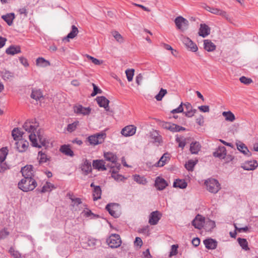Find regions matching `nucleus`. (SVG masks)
Wrapping results in <instances>:
<instances>
[{
    "instance_id": "864d4df0",
    "label": "nucleus",
    "mask_w": 258,
    "mask_h": 258,
    "mask_svg": "<svg viewBox=\"0 0 258 258\" xmlns=\"http://www.w3.org/2000/svg\"><path fill=\"white\" fill-rule=\"evenodd\" d=\"M7 148H3L0 150V162H4L7 155Z\"/></svg>"
},
{
    "instance_id": "1a4fd4ad",
    "label": "nucleus",
    "mask_w": 258,
    "mask_h": 258,
    "mask_svg": "<svg viewBox=\"0 0 258 258\" xmlns=\"http://www.w3.org/2000/svg\"><path fill=\"white\" fill-rule=\"evenodd\" d=\"M33 168V166L31 165H27L21 168V172L24 178H33L34 172Z\"/></svg>"
},
{
    "instance_id": "20e7f679",
    "label": "nucleus",
    "mask_w": 258,
    "mask_h": 258,
    "mask_svg": "<svg viewBox=\"0 0 258 258\" xmlns=\"http://www.w3.org/2000/svg\"><path fill=\"white\" fill-rule=\"evenodd\" d=\"M106 136L105 133L101 132L89 136L88 138V141L91 145L95 146L103 143Z\"/></svg>"
},
{
    "instance_id": "6ab92c4d",
    "label": "nucleus",
    "mask_w": 258,
    "mask_h": 258,
    "mask_svg": "<svg viewBox=\"0 0 258 258\" xmlns=\"http://www.w3.org/2000/svg\"><path fill=\"white\" fill-rule=\"evenodd\" d=\"M167 185L168 184L167 182L163 178L159 176L156 178L155 182V186L158 190H162L164 189Z\"/></svg>"
},
{
    "instance_id": "f03ea898",
    "label": "nucleus",
    "mask_w": 258,
    "mask_h": 258,
    "mask_svg": "<svg viewBox=\"0 0 258 258\" xmlns=\"http://www.w3.org/2000/svg\"><path fill=\"white\" fill-rule=\"evenodd\" d=\"M18 187L24 192L33 190L37 185L34 178H24L18 183Z\"/></svg>"
},
{
    "instance_id": "0e129e2a",
    "label": "nucleus",
    "mask_w": 258,
    "mask_h": 258,
    "mask_svg": "<svg viewBox=\"0 0 258 258\" xmlns=\"http://www.w3.org/2000/svg\"><path fill=\"white\" fill-rule=\"evenodd\" d=\"M239 80L242 83H243L246 85L249 84L252 82L251 79L247 78L244 76L240 77Z\"/></svg>"
},
{
    "instance_id": "69168bd1",
    "label": "nucleus",
    "mask_w": 258,
    "mask_h": 258,
    "mask_svg": "<svg viewBox=\"0 0 258 258\" xmlns=\"http://www.w3.org/2000/svg\"><path fill=\"white\" fill-rule=\"evenodd\" d=\"M9 235V232L7 229H4L0 231V239H4Z\"/></svg>"
},
{
    "instance_id": "f257e3e1",
    "label": "nucleus",
    "mask_w": 258,
    "mask_h": 258,
    "mask_svg": "<svg viewBox=\"0 0 258 258\" xmlns=\"http://www.w3.org/2000/svg\"><path fill=\"white\" fill-rule=\"evenodd\" d=\"M36 133L37 135L31 134L29 136V140L33 146L38 148L45 147L46 148L48 146V142L46 141L45 138L41 134L39 131Z\"/></svg>"
},
{
    "instance_id": "f8f14e48",
    "label": "nucleus",
    "mask_w": 258,
    "mask_h": 258,
    "mask_svg": "<svg viewBox=\"0 0 258 258\" xmlns=\"http://www.w3.org/2000/svg\"><path fill=\"white\" fill-rule=\"evenodd\" d=\"M33 121L30 120H27L23 125V128L28 133L30 134H35L36 133V129L38 125H33Z\"/></svg>"
},
{
    "instance_id": "7c9ffc66",
    "label": "nucleus",
    "mask_w": 258,
    "mask_h": 258,
    "mask_svg": "<svg viewBox=\"0 0 258 258\" xmlns=\"http://www.w3.org/2000/svg\"><path fill=\"white\" fill-rule=\"evenodd\" d=\"M15 18V15L13 13H8L2 16V18L7 23L9 26L12 25L13 23V20H14Z\"/></svg>"
},
{
    "instance_id": "72a5a7b5",
    "label": "nucleus",
    "mask_w": 258,
    "mask_h": 258,
    "mask_svg": "<svg viewBox=\"0 0 258 258\" xmlns=\"http://www.w3.org/2000/svg\"><path fill=\"white\" fill-rule=\"evenodd\" d=\"M201 145L198 142H194L190 144V151L191 154H197L198 153L201 149Z\"/></svg>"
},
{
    "instance_id": "4468645a",
    "label": "nucleus",
    "mask_w": 258,
    "mask_h": 258,
    "mask_svg": "<svg viewBox=\"0 0 258 258\" xmlns=\"http://www.w3.org/2000/svg\"><path fill=\"white\" fill-rule=\"evenodd\" d=\"M161 217V214L158 211L152 212L149 215V223L151 225H156Z\"/></svg>"
},
{
    "instance_id": "412c9836",
    "label": "nucleus",
    "mask_w": 258,
    "mask_h": 258,
    "mask_svg": "<svg viewBox=\"0 0 258 258\" xmlns=\"http://www.w3.org/2000/svg\"><path fill=\"white\" fill-rule=\"evenodd\" d=\"M81 168L84 175H88L92 171L91 162L87 159H85L83 163L82 164Z\"/></svg>"
},
{
    "instance_id": "2f4dec72",
    "label": "nucleus",
    "mask_w": 258,
    "mask_h": 258,
    "mask_svg": "<svg viewBox=\"0 0 258 258\" xmlns=\"http://www.w3.org/2000/svg\"><path fill=\"white\" fill-rule=\"evenodd\" d=\"M204 47L207 51H213L216 49V45L210 40H204Z\"/></svg>"
},
{
    "instance_id": "6e6552de",
    "label": "nucleus",
    "mask_w": 258,
    "mask_h": 258,
    "mask_svg": "<svg viewBox=\"0 0 258 258\" xmlns=\"http://www.w3.org/2000/svg\"><path fill=\"white\" fill-rule=\"evenodd\" d=\"M174 22L177 28L182 31L186 30L188 28V21L182 16L176 17Z\"/></svg>"
},
{
    "instance_id": "3c124183",
    "label": "nucleus",
    "mask_w": 258,
    "mask_h": 258,
    "mask_svg": "<svg viewBox=\"0 0 258 258\" xmlns=\"http://www.w3.org/2000/svg\"><path fill=\"white\" fill-rule=\"evenodd\" d=\"M134 179L137 183L142 184H145L147 183L146 179L142 176L139 175H135L134 176Z\"/></svg>"
},
{
    "instance_id": "393cba45",
    "label": "nucleus",
    "mask_w": 258,
    "mask_h": 258,
    "mask_svg": "<svg viewBox=\"0 0 258 258\" xmlns=\"http://www.w3.org/2000/svg\"><path fill=\"white\" fill-rule=\"evenodd\" d=\"M205 247L208 249H215L217 246V242L212 238L206 239L204 240Z\"/></svg>"
},
{
    "instance_id": "5701e85b",
    "label": "nucleus",
    "mask_w": 258,
    "mask_h": 258,
    "mask_svg": "<svg viewBox=\"0 0 258 258\" xmlns=\"http://www.w3.org/2000/svg\"><path fill=\"white\" fill-rule=\"evenodd\" d=\"M258 166V163L256 160L248 161L245 162L242 167L246 170H254Z\"/></svg>"
},
{
    "instance_id": "8fccbe9b",
    "label": "nucleus",
    "mask_w": 258,
    "mask_h": 258,
    "mask_svg": "<svg viewBox=\"0 0 258 258\" xmlns=\"http://www.w3.org/2000/svg\"><path fill=\"white\" fill-rule=\"evenodd\" d=\"M151 138L154 139V142L160 143L161 141V137L159 135L158 133L156 131H154L151 133Z\"/></svg>"
},
{
    "instance_id": "aec40b11",
    "label": "nucleus",
    "mask_w": 258,
    "mask_h": 258,
    "mask_svg": "<svg viewBox=\"0 0 258 258\" xmlns=\"http://www.w3.org/2000/svg\"><path fill=\"white\" fill-rule=\"evenodd\" d=\"M98 242V240L95 238H88L87 242H83L82 246L85 248L94 249Z\"/></svg>"
},
{
    "instance_id": "603ef678",
    "label": "nucleus",
    "mask_w": 258,
    "mask_h": 258,
    "mask_svg": "<svg viewBox=\"0 0 258 258\" xmlns=\"http://www.w3.org/2000/svg\"><path fill=\"white\" fill-rule=\"evenodd\" d=\"M215 223L212 220L207 221L205 225V228L206 230L210 231L213 229L215 227Z\"/></svg>"
},
{
    "instance_id": "c9c22d12",
    "label": "nucleus",
    "mask_w": 258,
    "mask_h": 258,
    "mask_svg": "<svg viewBox=\"0 0 258 258\" xmlns=\"http://www.w3.org/2000/svg\"><path fill=\"white\" fill-rule=\"evenodd\" d=\"M31 97L37 101L43 98V96L40 89H33L31 94Z\"/></svg>"
},
{
    "instance_id": "473e14b6",
    "label": "nucleus",
    "mask_w": 258,
    "mask_h": 258,
    "mask_svg": "<svg viewBox=\"0 0 258 258\" xmlns=\"http://www.w3.org/2000/svg\"><path fill=\"white\" fill-rule=\"evenodd\" d=\"M237 149L242 153L244 155L250 157L251 156V152L248 150L247 147L244 144L240 143V144H237Z\"/></svg>"
},
{
    "instance_id": "e433bc0d",
    "label": "nucleus",
    "mask_w": 258,
    "mask_h": 258,
    "mask_svg": "<svg viewBox=\"0 0 258 258\" xmlns=\"http://www.w3.org/2000/svg\"><path fill=\"white\" fill-rule=\"evenodd\" d=\"M23 133L21 132L18 128H14L12 132V136L15 141L22 139Z\"/></svg>"
},
{
    "instance_id": "49530a36",
    "label": "nucleus",
    "mask_w": 258,
    "mask_h": 258,
    "mask_svg": "<svg viewBox=\"0 0 258 258\" xmlns=\"http://www.w3.org/2000/svg\"><path fill=\"white\" fill-rule=\"evenodd\" d=\"M111 34L115 39L119 43H121L123 42L124 39L123 37L117 31H113Z\"/></svg>"
},
{
    "instance_id": "b1692460",
    "label": "nucleus",
    "mask_w": 258,
    "mask_h": 258,
    "mask_svg": "<svg viewBox=\"0 0 258 258\" xmlns=\"http://www.w3.org/2000/svg\"><path fill=\"white\" fill-rule=\"evenodd\" d=\"M214 156L220 159H224L226 157V149L224 146H219L217 150L213 153Z\"/></svg>"
},
{
    "instance_id": "79ce46f5",
    "label": "nucleus",
    "mask_w": 258,
    "mask_h": 258,
    "mask_svg": "<svg viewBox=\"0 0 258 258\" xmlns=\"http://www.w3.org/2000/svg\"><path fill=\"white\" fill-rule=\"evenodd\" d=\"M38 158L39 159L40 164L45 163L47 161L49 160V158L47 157L46 154L42 151L38 152Z\"/></svg>"
},
{
    "instance_id": "423d86ee",
    "label": "nucleus",
    "mask_w": 258,
    "mask_h": 258,
    "mask_svg": "<svg viewBox=\"0 0 258 258\" xmlns=\"http://www.w3.org/2000/svg\"><path fill=\"white\" fill-rule=\"evenodd\" d=\"M108 245L112 248H117L121 244V240L120 236L117 234L111 235L106 240Z\"/></svg>"
},
{
    "instance_id": "a211bd4d",
    "label": "nucleus",
    "mask_w": 258,
    "mask_h": 258,
    "mask_svg": "<svg viewBox=\"0 0 258 258\" xmlns=\"http://www.w3.org/2000/svg\"><path fill=\"white\" fill-rule=\"evenodd\" d=\"M183 106L185 107L186 111L183 112L185 116L187 117H191L196 113L197 110L193 109L191 104L189 102H186L183 103Z\"/></svg>"
},
{
    "instance_id": "ea45409f",
    "label": "nucleus",
    "mask_w": 258,
    "mask_h": 258,
    "mask_svg": "<svg viewBox=\"0 0 258 258\" xmlns=\"http://www.w3.org/2000/svg\"><path fill=\"white\" fill-rule=\"evenodd\" d=\"M222 115L225 117L226 121L233 122L235 119L234 114L230 111H224L222 113Z\"/></svg>"
},
{
    "instance_id": "37998d69",
    "label": "nucleus",
    "mask_w": 258,
    "mask_h": 258,
    "mask_svg": "<svg viewBox=\"0 0 258 258\" xmlns=\"http://www.w3.org/2000/svg\"><path fill=\"white\" fill-rule=\"evenodd\" d=\"M237 241L242 249H244L245 250H248L249 249L248 246V242L246 239L238 238L237 239Z\"/></svg>"
},
{
    "instance_id": "4d7b16f0",
    "label": "nucleus",
    "mask_w": 258,
    "mask_h": 258,
    "mask_svg": "<svg viewBox=\"0 0 258 258\" xmlns=\"http://www.w3.org/2000/svg\"><path fill=\"white\" fill-rule=\"evenodd\" d=\"M175 141L178 143V147L183 149L186 145L185 139L183 137H177Z\"/></svg>"
},
{
    "instance_id": "9d476101",
    "label": "nucleus",
    "mask_w": 258,
    "mask_h": 258,
    "mask_svg": "<svg viewBox=\"0 0 258 258\" xmlns=\"http://www.w3.org/2000/svg\"><path fill=\"white\" fill-rule=\"evenodd\" d=\"M16 148L20 152L25 151L29 145V143L23 139H20L16 141L15 143Z\"/></svg>"
},
{
    "instance_id": "c85d7f7f",
    "label": "nucleus",
    "mask_w": 258,
    "mask_h": 258,
    "mask_svg": "<svg viewBox=\"0 0 258 258\" xmlns=\"http://www.w3.org/2000/svg\"><path fill=\"white\" fill-rule=\"evenodd\" d=\"M170 159V154L168 153H164L156 163V165L158 167L163 166Z\"/></svg>"
},
{
    "instance_id": "bf43d9fd",
    "label": "nucleus",
    "mask_w": 258,
    "mask_h": 258,
    "mask_svg": "<svg viewBox=\"0 0 258 258\" xmlns=\"http://www.w3.org/2000/svg\"><path fill=\"white\" fill-rule=\"evenodd\" d=\"M120 167V165L118 163H116L114 166H110L111 170L110 172L111 173V175L116 174L118 172Z\"/></svg>"
},
{
    "instance_id": "c756f323",
    "label": "nucleus",
    "mask_w": 258,
    "mask_h": 258,
    "mask_svg": "<svg viewBox=\"0 0 258 258\" xmlns=\"http://www.w3.org/2000/svg\"><path fill=\"white\" fill-rule=\"evenodd\" d=\"M93 166L94 168L97 169L98 170L105 171L106 170L105 162L103 160H94L93 162Z\"/></svg>"
},
{
    "instance_id": "cd10ccee",
    "label": "nucleus",
    "mask_w": 258,
    "mask_h": 258,
    "mask_svg": "<svg viewBox=\"0 0 258 258\" xmlns=\"http://www.w3.org/2000/svg\"><path fill=\"white\" fill-rule=\"evenodd\" d=\"M104 157L106 160L111 162L112 164H116L117 161L116 155L112 152H106L104 153Z\"/></svg>"
},
{
    "instance_id": "4c0bfd02",
    "label": "nucleus",
    "mask_w": 258,
    "mask_h": 258,
    "mask_svg": "<svg viewBox=\"0 0 258 258\" xmlns=\"http://www.w3.org/2000/svg\"><path fill=\"white\" fill-rule=\"evenodd\" d=\"M187 186V183L184 179H176L173 183V187L180 188H185Z\"/></svg>"
},
{
    "instance_id": "a18cd8bd",
    "label": "nucleus",
    "mask_w": 258,
    "mask_h": 258,
    "mask_svg": "<svg viewBox=\"0 0 258 258\" xmlns=\"http://www.w3.org/2000/svg\"><path fill=\"white\" fill-rule=\"evenodd\" d=\"M2 76L5 80H8L12 79L14 77L13 73L9 72V71L5 70L1 73Z\"/></svg>"
},
{
    "instance_id": "dca6fc26",
    "label": "nucleus",
    "mask_w": 258,
    "mask_h": 258,
    "mask_svg": "<svg viewBox=\"0 0 258 258\" xmlns=\"http://www.w3.org/2000/svg\"><path fill=\"white\" fill-rule=\"evenodd\" d=\"M204 217L198 215L192 221V225L197 229H201L204 226Z\"/></svg>"
},
{
    "instance_id": "a19ab883",
    "label": "nucleus",
    "mask_w": 258,
    "mask_h": 258,
    "mask_svg": "<svg viewBox=\"0 0 258 258\" xmlns=\"http://www.w3.org/2000/svg\"><path fill=\"white\" fill-rule=\"evenodd\" d=\"M36 64L41 67L49 66L50 63L49 61L45 60L42 57H39L36 59Z\"/></svg>"
},
{
    "instance_id": "6e6d98bb",
    "label": "nucleus",
    "mask_w": 258,
    "mask_h": 258,
    "mask_svg": "<svg viewBox=\"0 0 258 258\" xmlns=\"http://www.w3.org/2000/svg\"><path fill=\"white\" fill-rule=\"evenodd\" d=\"M79 121H75L72 123L69 124L67 126V131L70 133L74 131L79 124Z\"/></svg>"
},
{
    "instance_id": "052dcab7",
    "label": "nucleus",
    "mask_w": 258,
    "mask_h": 258,
    "mask_svg": "<svg viewBox=\"0 0 258 258\" xmlns=\"http://www.w3.org/2000/svg\"><path fill=\"white\" fill-rule=\"evenodd\" d=\"M86 56L89 59L91 60L92 61V62L96 65H100L102 62V61H100V60H99L96 58H94V57L91 56L88 54H86Z\"/></svg>"
},
{
    "instance_id": "7ed1b4c3",
    "label": "nucleus",
    "mask_w": 258,
    "mask_h": 258,
    "mask_svg": "<svg viewBox=\"0 0 258 258\" xmlns=\"http://www.w3.org/2000/svg\"><path fill=\"white\" fill-rule=\"evenodd\" d=\"M205 184L207 189L211 193L216 194L220 189V184L218 181L214 178H209L206 180Z\"/></svg>"
},
{
    "instance_id": "ddd939ff",
    "label": "nucleus",
    "mask_w": 258,
    "mask_h": 258,
    "mask_svg": "<svg viewBox=\"0 0 258 258\" xmlns=\"http://www.w3.org/2000/svg\"><path fill=\"white\" fill-rule=\"evenodd\" d=\"M206 10L212 14L221 16L228 20H230V19L227 13L222 10L210 7H207L206 8Z\"/></svg>"
},
{
    "instance_id": "bb28decb",
    "label": "nucleus",
    "mask_w": 258,
    "mask_h": 258,
    "mask_svg": "<svg viewBox=\"0 0 258 258\" xmlns=\"http://www.w3.org/2000/svg\"><path fill=\"white\" fill-rule=\"evenodd\" d=\"M79 30L76 26L73 25L72 26L71 31L68 34V35L63 39V40H66L69 42L70 39L74 38L78 34Z\"/></svg>"
},
{
    "instance_id": "f3484780",
    "label": "nucleus",
    "mask_w": 258,
    "mask_h": 258,
    "mask_svg": "<svg viewBox=\"0 0 258 258\" xmlns=\"http://www.w3.org/2000/svg\"><path fill=\"white\" fill-rule=\"evenodd\" d=\"M136 127L134 125H127L122 129L121 134L124 137L132 136L135 134Z\"/></svg>"
},
{
    "instance_id": "e2e57ef3",
    "label": "nucleus",
    "mask_w": 258,
    "mask_h": 258,
    "mask_svg": "<svg viewBox=\"0 0 258 258\" xmlns=\"http://www.w3.org/2000/svg\"><path fill=\"white\" fill-rule=\"evenodd\" d=\"M183 103L181 102L179 106L176 109H173L171 111V113L174 114L177 113L183 112Z\"/></svg>"
},
{
    "instance_id": "680f3d73",
    "label": "nucleus",
    "mask_w": 258,
    "mask_h": 258,
    "mask_svg": "<svg viewBox=\"0 0 258 258\" xmlns=\"http://www.w3.org/2000/svg\"><path fill=\"white\" fill-rule=\"evenodd\" d=\"M92 85L93 87V91L92 92V93L91 94V96L92 97L95 96L98 93H102V90L98 88V87L96 86L95 84H94V83H92Z\"/></svg>"
},
{
    "instance_id": "39448f33",
    "label": "nucleus",
    "mask_w": 258,
    "mask_h": 258,
    "mask_svg": "<svg viewBox=\"0 0 258 258\" xmlns=\"http://www.w3.org/2000/svg\"><path fill=\"white\" fill-rule=\"evenodd\" d=\"M105 209L114 218H118L121 214V208L118 204L110 203L106 205Z\"/></svg>"
},
{
    "instance_id": "5fc2aeb1",
    "label": "nucleus",
    "mask_w": 258,
    "mask_h": 258,
    "mask_svg": "<svg viewBox=\"0 0 258 258\" xmlns=\"http://www.w3.org/2000/svg\"><path fill=\"white\" fill-rule=\"evenodd\" d=\"M134 69H128L125 71V74L127 77V79L128 82H131L133 80V76L134 75Z\"/></svg>"
},
{
    "instance_id": "774afa93",
    "label": "nucleus",
    "mask_w": 258,
    "mask_h": 258,
    "mask_svg": "<svg viewBox=\"0 0 258 258\" xmlns=\"http://www.w3.org/2000/svg\"><path fill=\"white\" fill-rule=\"evenodd\" d=\"M71 200L72 203H73L72 204V205L73 206H74L75 205L78 206L79 205H80L82 203L81 199L78 198H71Z\"/></svg>"
},
{
    "instance_id": "0eeeda50",
    "label": "nucleus",
    "mask_w": 258,
    "mask_h": 258,
    "mask_svg": "<svg viewBox=\"0 0 258 258\" xmlns=\"http://www.w3.org/2000/svg\"><path fill=\"white\" fill-rule=\"evenodd\" d=\"M180 39L189 50L192 52H196L198 50V48L197 45L188 37L181 35Z\"/></svg>"
},
{
    "instance_id": "de8ad7c7",
    "label": "nucleus",
    "mask_w": 258,
    "mask_h": 258,
    "mask_svg": "<svg viewBox=\"0 0 258 258\" xmlns=\"http://www.w3.org/2000/svg\"><path fill=\"white\" fill-rule=\"evenodd\" d=\"M54 185L50 182H47L42 187V188L41 190V192H46L48 191H50L52 190V189L54 188Z\"/></svg>"
},
{
    "instance_id": "4be33fe9",
    "label": "nucleus",
    "mask_w": 258,
    "mask_h": 258,
    "mask_svg": "<svg viewBox=\"0 0 258 258\" xmlns=\"http://www.w3.org/2000/svg\"><path fill=\"white\" fill-rule=\"evenodd\" d=\"M199 35L203 37H206L210 34V27L205 24H201L199 29Z\"/></svg>"
},
{
    "instance_id": "2eb2a0df",
    "label": "nucleus",
    "mask_w": 258,
    "mask_h": 258,
    "mask_svg": "<svg viewBox=\"0 0 258 258\" xmlns=\"http://www.w3.org/2000/svg\"><path fill=\"white\" fill-rule=\"evenodd\" d=\"M96 100L100 107L104 108L107 111H109V100L105 97L103 96L97 97Z\"/></svg>"
},
{
    "instance_id": "58836bf2",
    "label": "nucleus",
    "mask_w": 258,
    "mask_h": 258,
    "mask_svg": "<svg viewBox=\"0 0 258 258\" xmlns=\"http://www.w3.org/2000/svg\"><path fill=\"white\" fill-rule=\"evenodd\" d=\"M102 191L100 186H95L93 190V200L97 201L101 198Z\"/></svg>"
},
{
    "instance_id": "9b49d317",
    "label": "nucleus",
    "mask_w": 258,
    "mask_h": 258,
    "mask_svg": "<svg viewBox=\"0 0 258 258\" xmlns=\"http://www.w3.org/2000/svg\"><path fill=\"white\" fill-rule=\"evenodd\" d=\"M74 111L77 114L87 115L91 113V108L89 107H84L81 105H77L74 107Z\"/></svg>"
},
{
    "instance_id": "09e8293b",
    "label": "nucleus",
    "mask_w": 258,
    "mask_h": 258,
    "mask_svg": "<svg viewBox=\"0 0 258 258\" xmlns=\"http://www.w3.org/2000/svg\"><path fill=\"white\" fill-rule=\"evenodd\" d=\"M167 94V90L166 89L161 88L158 94H157L155 98L157 101H161L163 97Z\"/></svg>"
},
{
    "instance_id": "13d9d810",
    "label": "nucleus",
    "mask_w": 258,
    "mask_h": 258,
    "mask_svg": "<svg viewBox=\"0 0 258 258\" xmlns=\"http://www.w3.org/2000/svg\"><path fill=\"white\" fill-rule=\"evenodd\" d=\"M9 252L15 258H22L21 254L17 250H15L13 247H11L9 249Z\"/></svg>"
},
{
    "instance_id": "a878e982",
    "label": "nucleus",
    "mask_w": 258,
    "mask_h": 258,
    "mask_svg": "<svg viewBox=\"0 0 258 258\" xmlns=\"http://www.w3.org/2000/svg\"><path fill=\"white\" fill-rule=\"evenodd\" d=\"M21 52V48L18 45H11L6 50V53L9 55H14Z\"/></svg>"
},
{
    "instance_id": "f704fd0d",
    "label": "nucleus",
    "mask_w": 258,
    "mask_h": 258,
    "mask_svg": "<svg viewBox=\"0 0 258 258\" xmlns=\"http://www.w3.org/2000/svg\"><path fill=\"white\" fill-rule=\"evenodd\" d=\"M60 151L61 153H63L66 155L73 157L74 156V152L71 149L69 146L68 145H62L60 148Z\"/></svg>"
},
{
    "instance_id": "338daca9",
    "label": "nucleus",
    "mask_w": 258,
    "mask_h": 258,
    "mask_svg": "<svg viewBox=\"0 0 258 258\" xmlns=\"http://www.w3.org/2000/svg\"><path fill=\"white\" fill-rule=\"evenodd\" d=\"M9 168L6 163L3 162L0 163V173H3Z\"/></svg>"
},
{
    "instance_id": "c03bdc74",
    "label": "nucleus",
    "mask_w": 258,
    "mask_h": 258,
    "mask_svg": "<svg viewBox=\"0 0 258 258\" xmlns=\"http://www.w3.org/2000/svg\"><path fill=\"white\" fill-rule=\"evenodd\" d=\"M198 162V160L194 161L192 160H190L188 161L185 164V167L188 171H192L195 166Z\"/></svg>"
}]
</instances>
